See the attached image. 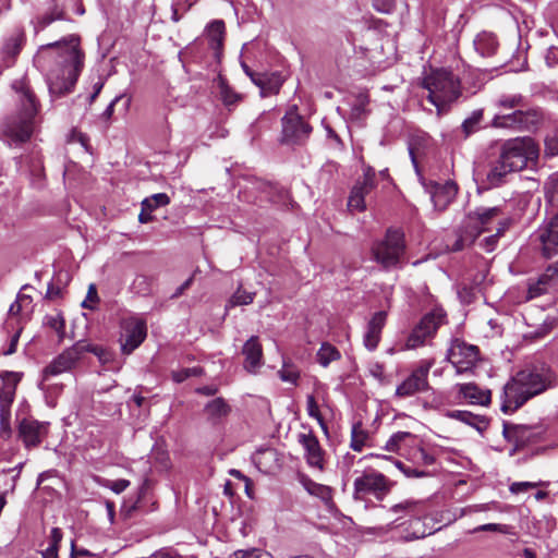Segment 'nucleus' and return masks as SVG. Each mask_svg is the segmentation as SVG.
<instances>
[{
    "label": "nucleus",
    "instance_id": "1",
    "mask_svg": "<svg viewBox=\"0 0 558 558\" xmlns=\"http://www.w3.org/2000/svg\"><path fill=\"white\" fill-rule=\"evenodd\" d=\"M84 58L80 38L74 35L39 48L37 62L46 70L52 97H62L73 90L84 68Z\"/></svg>",
    "mask_w": 558,
    "mask_h": 558
},
{
    "label": "nucleus",
    "instance_id": "2",
    "mask_svg": "<svg viewBox=\"0 0 558 558\" xmlns=\"http://www.w3.org/2000/svg\"><path fill=\"white\" fill-rule=\"evenodd\" d=\"M538 155V145L532 137H515L506 141L501 145L498 160L487 173L488 183L492 186H498L509 173L534 167Z\"/></svg>",
    "mask_w": 558,
    "mask_h": 558
},
{
    "label": "nucleus",
    "instance_id": "3",
    "mask_svg": "<svg viewBox=\"0 0 558 558\" xmlns=\"http://www.w3.org/2000/svg\"><path fill=\"white\" fill-rule=\"evenodd\" d=\"M548 380L544 368L526 367L518 372L504 387L501 411L514 412L529 399L545 391Z\"/></svg>",
    "mask_w": 558,
    "mask_h": 558
},
{
    "label": "nucleus",
    "instance_id": "4",
    "mask_svg": "<svg viewBox=\"0 0 558 558\" xmlns=\"http://www.w3.org/2000/svg\"><path fill=\"white\" fill-rule=\"evenodd\" d=\"M423 87L427 89V99L436 107L438 116L448 112L462 94L460 78L447 69L433 70L424 77Z\"/></svg>",
    "mask_w": 558,
    "mask_h": 558
},
{
    "label": "nucleus",
    "instance_id": "5",
    "mask_svg": "<svg viewBox=\"0 0 558 558\" xmlns=\"http://www.w3.org/2000/svg\"><path fill=\"white\" fill-rule=\"evenodd\" d=\"M501 216L499 207H481L469 213L457 231L450 250L458 252L471 245L482 232L492 230L490 225L495 220H502Z\"/></svg>",
    "mask_w": 558,
    "mask_h": 558
},
{
    "label": "nucleus",
    "instance_id": "6",
    "mask_svg": "<svg viewBox=\"0 0 558 558\" xmlns=\"http://www.w3.org/2000/svg\"><path fill=\"white\" fill-rule=\"evenodd\" d=\"M372 259L385 270L400 268L404 262V234L397 229H389L383 240L371 247Z\"/></svg>",
    "mask_w": 558,
    "mask_h": 558
},
{
    "label": "nucleus",
    "instance_id": "7",
    "mask_svg": "<svg viewBox=\"0 0 558 558\" xmlns=\"http://www.w3.org/2000/svg\"><path fill=\"white\" fill-rule=\"evenodd\" d=\"M38 124L37 116L15 111L0 123V140L8 145H21L31 140Z\"/></svg>",
    "mask_w": 558,
    "mask_h": 558
},
{
    "label": "nucleus",
    "instance_id": "8",
    "mask_svg": "<svg viewBox=\"0 0 558 558\" xmlns=\"http://www.w3.org/2000/svg\"><path fill=\"white\" fill-rule=\"evenodd\" d=\"M85 352H90L100 360L107 359L106 350L102 347L85 341H77L74 345L60 353L45 367L43 372L44 380H48L51 376L71 371Z\"/></svg>",
    "mask_w": 558,
    "mask_h": 558
},
{
    "label": "nucleus",
    "instance_id": "9",
    "mask_svg": "<svg viewBox=\"0 0 558 558\" xmlns=\"http://www.w3.org/2000/svg\"><path fill=\"white\" fill-rule=\"evenodd\" d=\"M392 488L391 481L381 472L367 468L360 472L353 482V499L363 501L368 496L383 500Z\"/></svg>",
    "mask_w": 558,
    "mask_h": 558
},
{
    "label": "nucleus",
    "instance_id": "10",
    "mask_svg": "<svg viewBox=\"0 0 558 558\" xmlns=\"http://www.w3.org/2000/svg\"><path fill=\"white\" fill-rule=\"evenodd\" d=\"M544 116L539 108H526L525 106L511 113L496 114L492 120V126L513 131H533L538 128Z\"/></svg>",
    "mask_w": 558,
    "mask_h": 558
},
{
    "label": "nucleus",
    "instance_id": "11",
    "mask_svg": "<svg viewBox=\"0 0 558 558\" xmlns=\"http://www.w3.org/2000/svg\"><path fill=\"white\" fill-rule=\"evenodd\" d=\"M445 320L446 313L441 308H435L424 315L408 337L404 344L405 349L412 350L424 345L427 339L435 336Z\"/></svg>",
    "mask_w": 558,
    "mask_h": 558
},
{
    "label": "nucleus",
    "instance_id": "12",
    "mask_svg": "<svg viewBox=\"0 0 558 558\" xmlns=\"http://www.w3.org/2000/svg\"><path fill=\"white\" fill-rule=\"evenodd\" d=\"M120 344L123 354H131L147 336L146 320L137 315H131L121 320Z\"/></svg>",
    "mask_w": 558,
    "mask_h": 558
},
{
    "label": "nucleus",
    "instance_id": "13",
    "mask_svg": "<svg viewBox=\"0 0 558 558\" xmlns=\"http://www.w3.org/2000/svg\"><path fill=\"white\" fill-rule=\"evenodd\" d=\"M447 360L458 374L471 372L480 361V350L476 345L454 339L447 352Z\"/></svg>",
    "mask_w": 558,
    "mask_h": 558
},
{
    "label": "nucleus",
    "instance_id": "14",
    "mask_svg": "<svg viewBox=\"0 0 558 558\" xmlns=\"http://www.w3.org/2000/svg\"><path fill=\"white\" fill-rule=\"evenodd\" d=\"M434 365V360H423L411 372V374L396 388V396L399 398L412 397L416 393L427 391L428 373Z\"/></svg>",
    "mask_w": 558,
    "mask_h": 558
},
{
    "label": "nucleus",
    "instance_id": "15",
    "mask_svg": "<svg viewBox=\"0 0 558 558\" xmlns=\"http://www.w3.org/2000/svg\"><path fill=\"white\" fill-rule=\"evenodd\" d=\"M393 513L403 512L411 517V525L418 526L414 529L411 536L407 539H418L425 537L428 533L421 524L422 519L427 518L429 514L428 505L425 500L407 499L390 508Z\"/></svg>",
    "mask_w": 558,
    "mask_h": 558
},
{
    "label": "nucleus",
    "instance_id": "16",
    "mask_svg": "<svg viewBox=\"0 0 558 558\" xmlns=\"http://www.w3.org/2000/svg\"><path fill=\"white\" fill-rule=\"evenodd\" d=\"M311 132L312 126L296 112V108L289 110L282 118V143L302 144Z\"/></svg>",
    "mask_w": 558,
    "mask_h": 558
},
{
    "label": "nucleus",
    "instance_id": "17",
    "mask_svg": "<svg viewBox=\"0 0 558 558\" xmlns=\"http://www.w3.org/2000/svg\"><path fill=\"white\" fill-rule=\"evenodd\" d=\"M11 87L14 92L16 111L38 116L40 101L36 96L29 78L24 75L21 78L14 80Z\"/></svg>",
    "mask_w": 558,
    "mask_h": 558
},
{
    "label": "nucleus",
    "instance_id": "18",
    "mask_svg": "<svg viewBox=\"0 0 558 558\" xmlns=\"http://www.w3.org/2000/svg\"><path fill=\"white\" fill-rule=\"evenodd\" d=\"M298 439L305 451L304 458L308 466L323 472L326 463V451L320 446L318 438L310 432L299 434Z\"/></svg>",
    "mask_w": 558,
    "mask_h": 558
},
{
    "label": "nucleus",
    "instance_id": "19",
    "mask_svg": "<svg viewBox=\"0 0 558 558\" xmlns=\"http://www.w3.org/2000/svg\"><path fill=\"white\" fill-rule=\"evenodd\" d=\"M558 286V267L549 266L537 279H530L525 300L530 301L549 293Z\"/></svg>",
    "mask_w": 558,
    "mask_h": 558
},
{
    "label": "nucleus",
    "instance_id": "20",
    "mask_svg": "<svg viewBox=\"0 0 558 558\" xmlns=\"http://www.w3.org/2000/svg\"><path fill=\"white\" fill-rule=\"evenodd\" d=\"M49 424L33 418H24L19 425V435L26 448L38 447L48 435Z\"/></svg>",
    "mask_w": 558,
    "mask_h": 558
},
{
    "label": "nucleus",
    "instance_id": "21",
    "mask_svg": "<svg viewBox=\"0 0 558 558\" xmlns=\"http://www.w3.org/2000/svg\"><path fill=\"white\" fill-rule=\"evenodd\" d=\"M375 171L368 168L364 173L363 181L356 182V184L352 187L348 201L349 209L351 211H363L366 208L365 196L368 195L375 189Z\"/></svg>",
    "mask_w": 558,
    "mask_h": 558
},
{
    "label": "nucleus",
    "instance_id": "22",
    "mask_svg": "<svg viewBox=\"0 0 558 558\" xmlns=\"http://www.w3.org/2000/svg\"><path fill=\"white\" fill-rule=\"evenodd\" d=\"M26 41V36L23 29H15L7 36L0 47V59L3 66L10 68L15 63V60L22 51Z\"/></svg>",
    "mask_w": 558,
    "mask_h": 558
},
{
    "label": "nucleus",
    "instance_id": "23",
    "mask_svg": "<svg viewBox=\"0 0 558 558\" xmlns=\"http://www.w3.org/2000/svg\"><path fill=\"white\" fill-rule=\"evenodd\" d=\"M538 240L545 257L550 258L558 254V213L538 229Z\"/></svg>",
    "mask_w": 558,
    "mask_h": 558
},
{
    "label": "nucleus",
    "instance_id": "24",
    "mask_svg": "<svg viewBox=\"0 0 558 558\" xmlns=\"http://www.w3.org/2000/svg\"><path fill=\"white\" fill-rule=\"evenodd\" d=\"M387 313L385 311L376 312L366 326L363 337V343L369 351H374L380 341L381 330L386 325Z\"/></svg>",
    "mask_w": 558,
    "mask_h": 558
},
{
    "label": "nucleus",
    "instance_id": "25",
    "mask_svg": "<svg viewBox=\"0 0 558 558\" xmlns=\"http://www.w3.org/2000/svg\"><path fill=\"white\" fill-rule=\"evenodd\" d=\"M458 192L457 184L447 181L444 184H435L432 191V201L438 210H444L454 199Z\"/></svg>",
    "mask_w": 558,
    "mask_h": 558
},
{
    "label": "nucleus",
    "instance_id": "26",
    "mask_svg": "<svg viewBox=\"0 0 558 558\" xmlns=\"http://www.w3.org/2000/svg\"><path fill=\"white\" fill-rule=\"evenodd\" d=\"M147 500V481L143 483V485L140 487L138 495L136 500L129 505L124 504L121 508V514L125 519H131L134 517L135 513H148L156 509V501H153L149 507L146 506Z\"/></svg>",
    "mask_w": 558,
    "mask_h": 558
},
{
    "label": "nucleus",
    "instance_id": "27",
    "mask_svg": "<svg viewBox=\"0 0 558 558\" xmlns=\"http://www.w3.org/2000/svg\"><path fill=\"white\" fill-rule=\"evenodd\" d=\"M459 396L471 404L487 405L490 402V390L481 389L473 383L457 385Z\"/></svg>",
    "mask_w": 558,
    "mask_h": 558
},
{
    "label": "nucleus",
    "instance_id": "28",
    "mask_svg": "<svg viewBox=\"0 0 558 558\" xmlns=\"http://www.w3.org/2000/svg\"><path fill=\"white\" fill-rule=\"evenodd\" d=\"M205 35L208 39L209 47L216 51L218 57L223 47L226 36V25L222 20L211 21L205 28Z\"/></svg>",
    "mask_w": 558,
    "mask_h": 558
},
{
    "label": "nucleus",
    "instance_id": "29",
    "mask_svg": "<svg viewBox=\"0 0 558 558\" xmlns=\"http://www.w3.org/2000/svg\"><path fill=\"white\" fill-rule=\"evenodd\" d=\"M243 354L245 355V369L248 372H255V369L260 365L263 356L262 345L257 337L253 336L245 342L243 347Z\"/></svg>",
    "mask_w": 558,
    "mask_h": 558
},
{
    "label": "nucleus",
    "instance_id": "30",
    "mask_svg": "<svg viewBox=\"0 0 558 558\" xmlns=\"http://www.w3.org/2000/svg\"><path fill=\"white\" fill-rule=\"evenodd\" d=\"M20 377L14 372L0 374V403L13 402Z\"/></svg>",
    "mask_w": 558,
    "mask_h": 558
},
{
    "label": "nucleus",
    "instance_id": "31",
    "mask_svg": "<svg viewBox=\"0 0 558 558\" xmlns=\"http://www.w3.org/2000/svg\"><path fill=\"white\" fill-rule=\"evenodd\" d=\"M230 407L222 398H216L209 401L204 409L207 418L214 424L226 417L230 413Z\"/></svg>",
    "mask_w": 558,
    "mask_h": 558
},
{
    "label": "nucleus",
    "instance_id": "32",
    "mask_svg": "<svg viewBox=\"0 0 558 558\" xmlns=\"http://www.w3.org/2000/svg\"><path fill=\"white\" fill-rule=\"evenodd\" d=\"M474 47L481 56L490 57L497 51L498 41L494 34L483 32L474 39Z\"/></svg>",
    "mask_w": 558,
    "mask_h": 558
},
{
    "label": "nucleus",
    "instance_id": "33",
    "mask_svg": "<svg viewBox=\"0 0 558 558\" xmlns=\"http://www.w3.org/2000/svg\"><path fill=\"white\" fill-rule=\"evenodd\" d=\"M300 481L308 494L320 498L325 502L331 501L332 494L330 487L316 483L306 475H302Z\"/></svg>",
    "mask_w": 558,
    "mask_h": 558
},
{
    "label": "nucleus",
    "instance_id": "34",
    "mask_svg": "<svg viewBox=\"0 0 558 558\" xmlns=\"http://www.w3.org/2000/svg\"><path fill=\"white\" fill-rule=\"evenodd\" d=\"M369 439V433L363 427L361 422L353 424L351 430L350 447L352 450L361 452Z\"/></svg>",
    "mask_w": 558,
    "mask_h": 558
},
{
    "label": "nucleus",
    "instance_id": "35",
    "mask_svg": "<svg viewBox=\"0 0 558 558\" xmlns=\"http://www.w3.org/2000/svg\"><path fill=\"white\" fill-rule=\"evenodd\" d=\"M529 428L523 425H513L510 423H504V436L510 441L514 442L515 446L523 445L526 439V433Z\"/></svg>",
    "mask_w": 558,
    "mask_h": 558
},
{
    "label": "nucleus",
    "instance_id": "36",
    "mask_svg": "<svg viewBox=\"0 0 558 558\" xmlns=\"http://www.w3.org/2000/svg\"><path fill=\"white\" fill-rule=\"evenodd\" d=\"M526 100L521 94H502L495 101L500 109L518 110L525 107Z\"/></svg>",
    "mask_w": 558,
    "mask_h": 558
},
{
    "label": "nucleus",
    "instance_id": "37",
    "mask_svg": "<svg viewBox=\"0 0 558 558\" xmlns=\"http://www.w3.org/2000/svg\"><path fill=\"white\" fill-rule=\"evenodd\" d=\"M340 357L339 350L328 342L323 343L317 352V361L324 367H327L333 361L340 360Z\"/></svg>",
    "mask_w": 558,
    "mask_h": 558
},
{
    "label": "nucleus",
    "instance_id": "38",
    "mask_svg": "<svg viewBox=\"0 0 558 558\" xmlns=\"http://www.w3.org/2000/svg\"><path fill=\"white\" fill-rule=\"evenodd\" d=\"M243 70L252 78V81L262 89L268 90L270 93L279 92V88L281 86V81L279 78H277L276 82L272 84L271 82H267L264 75L252 72L246 64H243Z\"/></svg>",
    "mask_w": 558,
    "mask_h": 558
},
{
    "label": "nucleus",
    "instance_id": "39",
    "mask_svg": "<svg viewBox=\"0 0 558 558\" xmlns=\"http://www.w3.org/2000/svg\"><path fill=\"white\" fill-rule=\"evenodd\" d=\"M483 120V110H474L469 118H466L461 128L465 136L476 132L480 129V124Z\"/></svg>",
    "mask_w": 558,
    "mask_h": 558
},
{
    "label": "nucleus",
    "instance_id": "40",
    "mask_svg": "<svg viewBox=\"0 0 558 558\" xmlns=\"http://www.w3.org/2000/svg\"><path fill=\"white\" fill-rule=\"evenodd\" d=\"M170 203V197L166 193H157L149 197H146L142 205L144 210H150L151 213L159 207L167 206Z\"/></svg>",
    "mask_w": 558,
    "mask_h": 558
},
{
    "label": "nucleus",
    "instance_id": "41",
    "mask_svg": "<svg viewBox=\"0 0 558 558\" xmlns=\"http://www.w3.org/2000/svg\"><path fill=\"white\" fill-rule=\"evenodd\" d=\"M414 438L415 436L409 432H397L388 439L385 449L390 452H398L402 442Z\"/></svg>",
    "mask_w": 558,
    "mask_h": 558
},
{
    "label": "nucleus",
    "instance_id": "42",
    "mask_svg": "<svg viewBox=\"0 0 558 558\" xmlns=\"http://www.w3.org/2000/svg\"><path fill=\"white\" fill-rule=\"evenodd\" d=\"M255 293L246 292L242 289H238L228 301L226 308L234 307L238 305H248L254 301Z\"/></svg>",
    "mask_w": 558,
    "mask_h": 558
},
{
    "label": "nucleus",
    "instance_id": "43",
    "mask_svg": "<svg viewBox=\"0 0 558 558\" xmlns=\"http://www.w3.org/2000/svg\"><path fill=\"white\" fill-rule=\"evenodd\" d=\"M13 402L0 403V433L9 436L11 434V405Z\"/></svg>",
    "mask_w": 558,
    "mask_h": 558
},
{
    "label": "nucleus",
    "instance_id": "44",
    "mask_svg": "<svg viewBox=\"0 0 558 558\" xmlns=\"http://www.w3.org/2000/svg\"><path fill=\"white\" fill-rule=\"evenodd\" d=\"M306 411H307V414L315 418L318 424L320 425V427L327 432V425L320 414V411H319V408H318V404L314 398L313 395H308L307 398H306Z\"/></svg>",
    "mask_w": 558,
    "mask_h": 558
},
{
    "label": "nucleus",
    "instance_id": "45",
    "mask_svg": "<svg viewBox=\"0 0 558 558\" xmlns=\"http://www.w3.org/2000/svg\"><path fill=\"white\" fill-rule=\"evenodd\" d=\"M204 369L202 367H187L172 372V379L177 383H182L193 376H202Z\"/></svg>",
    "mask_w": 558,
    "mask_h": 558
},
{
    "label": "nucleus",
    "instance_id": "46",
    "mask_svg": "<svg viewBox=\"0 0 558 558\" xmlns=\"http://www.w3.org/2000/svg\"><path fill=\"white\" fill-rule=\"evenodd\" d=\"M368 100L366 97L360 96L356 98L351 108L350 117L353 120H361L366 116V106Z\"/></svg>",
    "mask_w": 558,
    "mask_h": 558
},
{
    "label": "nucleus",
    "instance_id": "47",
    "mask_svg": "<svg viewBox=\"0 0 558 558\" xmlns=\"http://www.w3.org/2000/svg\"><path fill=\"white\" fill-rule=\"evenodd\" d=\"M64 19V11L59 7H53L51 11L45 13L38 21L40 27H46L49 24H51L54 21L63 20Z\"/></svg>",
    "mask_w": 558,
    "mask_h": 558
},
{
    "label": "nucleus",
    "instance_id": "48",
    "mask_svg": "<svg viewBox=\"0 0 558 558\" xmlns=\"http://www.w3.org/2000/svg\"><path fill=\"white\" fill-rule=\"evenodd\" d=\"M510 220L509 219H502L499 220L498 227L496 229V233L494 235H490L485 239V247L486 251H493L494 246L496 244L497 238L500 236L509 227Z\"/></svg>",
    "mask_w": 558,
    "mask_h": 558
},
{
    "label": "nucleus",
    "instance_id": "49",
    "mask_svg": "<svg viewBox=\"0 0 558 558\" xmlns=\"http://www.w3.org/2000/svg\"><path fill=\"white\" fill-rule=\"evenodd\" d=\"M220 96L226 106L235 105L240 100V95L231 89L225 82L220 83Z\"/></svg>",
    "mask_w": 558,
    "mask_h": 558
},
{
    "label": "nucleus",
    "instance_id": "50",
    "mask_svg": "<svg viewBox=\"0 0 558 558\" xmlns=\"http://www.w3.org/2000/svg\"><path fill=\"white\" fill-rule=\"evenodd\" d=\"M546 196L550 203H558V172L549 177L545 184Z\"/></svg>",
    "mask_w": 558,
    "mask_h": 558
},
{
    "label": "nucleus",
    "instance_id": "51",
    "mask_svg": "<svg viewBox=\"0 0 558 558\" xmlns=\"http://www.w3.org/2000/svg\"><path fill=\"white\" fill-rule=\"evenodd\" d=\"M230 558H272V556L265 550L252 548L236 550Z\"/></svg>",
    "mask_w": 558,
    "mask_h": 558
},
{
    "label": "nucleus",
    "instance_id": "52",
    "mask_svg": "<svg viewBox=\"0 0 558 558\" xmlns=\"http://www.w3.org/2000/svg\"><path fill=\"white\" fill-rule=\"evenodd\" d=\"M545 154L550 157L558 155V129L554 130L546 136Z\"/></svg>",
    "mask_w": 558,
    "mask_h": 558
},
{
    "label": "nucleus",
    "instance_id": "53",
    "mask_svg": "<svg viewBox=\"0 0 558 558\" xmlns=\"http://www.w3.org/2000/svg\"><path fill=\"white\" fill-rule=\"evenodd\" d=\"M396 465L407 477H424L428 475L424 470L412 468L401 461H396Z\"/></svg>",
    "mask_w": 558,
    "mask_h": 558
},
{
    "label": "nucleus",
    "instance_id": "54",
    "mask_svg": "<svg viewBox=\"0 0 558 558\" xmlns=\"http://www.w3.org/2000/svg\"><path fill=\"white\" fill-rule=\"evenodd\" d=\"M413 459L417 464L423 465H432L435 462L434 456L424 448H417L413 453Z\"/></svg>",
    "mask_w": 558,
    "mask_h": 558
},
{
    "label": "nucleus",
    "instance_id": "55",
    "mask_svg": "<svg viewBox=\"0 0 558 558\" xmlns=\"http://www.w3.org/2000/svg\"><path fill=\"white\" fill-rule=\"evenodd\" d=\"M99 298L97 293V288L94 283L89 284L87 290V295L85 300L82 302V306L85 308L93 310L95 307V304L98 303Z\"/></svg>",
    "mask_w": 558,
    "mask_h": 558
},
{
    "label": "nucleus",
    "instance_id": "56",
    "mask_svg": "<svg viewBox=\"0 0 558 558\" xmlns=\"http://www.w3.org/2000/svg\"><path fill=\"white\" fill-rule=\"evenodd\" d=\"M47 324L56 330L59 335V338L62 339L64 336V319L61 315L49 316L47 317Z\"/></svg>",
    "mask_w": 558,
    "mask_h": 558
},
{
    "label": "nucleus",
    "instance_id": "57",
    "mask_svg": "<svg viewBox=\"0 0 558 558\" xmlns=\"http://www.w3.org/2000/svg\"><path fill=\"white\" fill-rule=\"evenodd\" d=\"M279 376L281 380L295 384L299 378V372L289 365H283L282 369L279 371Z\"/></svg>",
    "mask_w": 558,
    "mask_h": 558
},
{
    "label": "nucleus",
    "instance_id": "58",
    "mask_svg": "<svg viewBox=\"0 0 558 558\" xmlns=\"http://www.w3.org/2000/svg\"><path fill=\"white\" fill-rule=\"evenodd\" d=\"M451 416L461 422H464L466 424L474 425V426L476 425L477 422H480V421L482 422L480 416L474 415L471 412H466V411H454V412H452Z\"/></svg>",
    "mask_w": 558,
    "mask_h": 558
},
{
    "label": "nucleus",
    "instance_id": "59",
    "mask_svg": "<svg viewBox=\"0 0 558 558\" xmlns=\"http://www.w3.org/2000/svg\"><path fill=\"white\" fill-rule=\"evenodd\" d=\"M537 486L538 484L533 482H514L510 485L509 489L512 494H520L531 490Z\"/></svg>",
    "mask_w": 558,
    "mask_h": 558
},
{
    "label": "nucleus",
    "instance_id": "60",
    "mask_svg": "<svg viewBox=\"0 0 558 558\" xmlns=\"http://www.w3.org/2000/svg\"><path fill=\"white\" fill-rule=\"evenodd\" d=\"M374 8L381 13H390L395 8V0H373Z\"/></svg>",
    "mask_w": 558,
    "mask_h": 558
},
{
    "label": "nucleus",
    "instance_id": "61",
    "mask_svg": "<svg viewBox=\"0 0 558 558\" xmlns=\"http://www.w3.org/2000/svg\"><path fill=\"white\" fill-rule=\"evenodd\" d=\"M108 488H110L116 494H120L124 492L129 486L130 482L128 480H116V481H108V484L106 485Z\"/></svg>",
    "mask_w": 558,
    "mask_h": 558
},
{
    "label": "nucleus",
    "instance_id": "62",
    "mask_svg": "<svg viewBox=\"0 0 558 558\" xmlns=\"http://www.w3.org/2000/svg\"><path fill=\"white\" fill-rule=\"evenodd\" d=\"M545 61L548 66H555L558 64V48L550 47L547 49L545 54Z\"/></svg>",
    "mask_w": 558,
    "mask_h": 558
},
{
    "label": "nucleus",
    "instance_id": "63",
    "mask_svg": "<svg viewBox=\"0 0 558 558\" xmlns=\"http://www.w3.org/2000/svg\"><path fill=\"white\" fill-rule=\"evenodd\" d=\"M62 541V531L59 527H53L50 533V545L58 549L59 544Z\"/></svg>",
    "mask_w": 558,
    "mask_h": 558
},
{
    "label": "nucleus",
    "instance_id": "64",
    "mask_svg": "<svg viewBox=\"0 0 558 558\" xmlns=\"http://www.w3.org/2000/svg\"><path fill=\"white\" fill-rule=\"evenodd\" d=\"M195 391L197 393L204 395V396H215L218 391V387L215 385H208V386L198 387Z\"/></svg>",
    "mask_w": 558,
    "mask_h": 558
}]
</instances>
